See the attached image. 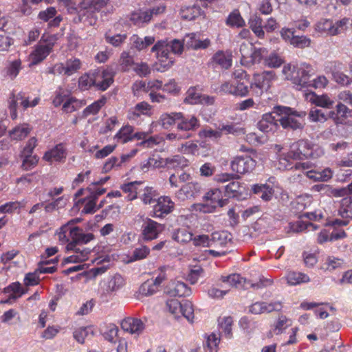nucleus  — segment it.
Instances as JSON below:
<instances>
[{
    "mask_svg": "<svg viewBox=\"0 0 352 352\" xmlns=\"http://www.w3.org/2000/svg\"><path fill=\"white\" fill-rule=\"evenodd\" d=\"M349 21V19L344 18L333 23L331 20L322 19L315 24L314 29L321 34L335 36L346 30Z\"/></svg>",
    "mask_w": 352,
    "mask_h": 352,
    "instance_id": "obj_6",
    "label": "nucleus"
},
{
    "mask_svg": "<svg viewBox=\"0 0 352 352\" xmlns=\"http://www.w3.org/2000/svg\"><path fill=\"white\" fill-rule=\"evenodd\" d=\"M243 184L234 179L226 186L225 195L228 197L240 199L243 195Z\"/></svg>",
    "mask_w": 352,
    "mask_h": 352,
    "instance_id": "obj_29",
    "label": "nucleus"
},
{
    "mask_svg": "<svg viewBox=\"0 0 352 352\" xmlns=\"http://www.w3.org/2000/svg\"><path fill=\"white\" fill-rule=\"evenodd\" d=\"M166 165L171 168H182L188 166V160L184 156L175 155L166 159Z\"/></svg>",
    "mask_w": 352,
    "mask_h": 352,
    "instance_id": "obj_53",
    "label": "nucleus"
},
{
    "mask_svg": "<svg viewBox=\"0 0 352 352\" xmlns=\"http://www.w3.org/2000/svg\"><path fill=\"white\" fill-rule=\"evenodd\" d=\"M202 191V187L198 182H188L182 186V187L176 191L175 197L179 201H184L188 199H195L200 195Z\"/></svg>",
    "mask_w": 352,
    "mask_h": 352,
    "instance_id": "obj_14",
    "label": "nucleus"
},
{
    "mask_svg": "<svg viewBox=\"0 0 352 352\" xmlns=\"http://www.w3.org/2000/svg\"><path fill=\"white\" fill-rule=\"evenodd\" d=\"M308 118L311 122L322 123L327 121L329 117V113H324L321 109L312 108L309 112Z\"/></svg>",
    "mask_w": 352,
    "mask_h": 352,
    "instance_id": "obj_54",
    "label": "nucleus"
},
{
    "mask_svg": "<svg viewBox=\"0 0 352 352\" xmlns=\"http://www.w3.org/2000/svg\"><path fill=\"white\" fill-rule=\"evenodd\" d=\"M24 201H9L0 206V213H12L17 209L25 206Z\"/></svg>",
    "mask_w": 352,
    "mask_h": 352,
    "instance_id": "obj_55",
    "label": "nucleus"
},
{
    "mask_svg": "<svg viewBox=\"0 0 352 352\" xmlns=\"http://www.w3.org/2000/svg\"><path fill=\"white\" fill-rule=\"evenodd\" d=\"M256 166V160L248 155L236 156L230 163L232 171L241 175L251 173Z\"/></svg>",
    "mask_w": 352,
    "mask_h": 352,
    "instance_id": "obj_12",
    "label": "nucleus"
},
{
    "mask_svg": "<svg viewBox=\"0 0 352 352\" xmlns=\"http://www.w3.org/2000/svg\"><path fill=\"white\" fill-rule=\"evenodd\" d=\"M311 40L305 36H296L292 41L291 45L294 47L304 49L305 47H308L311 45Z\"/></svg>",
    "mask_w": 352,
    "mask_h": 352,
    "instance_id": "obj_60",
    "label": "nucleus"
},
{
    "mask_svg": "<svg viewBox=\"0 0 352 352\" xmlns=\"http://www.w3.org/2000/svg\"><path fill=\"white\" fill-rule=\"evenodd\" d=\"M3 292L6 294L12 292V294H14L17 298H19L25 293V290L21 287L19 282H15L5 287L3 289Z\"/></svg>",
    "mask_w": 352,
    "mask_h": 352,
    "instance_id": "obj_62",
    "label": "nucleus"
},
{
    "mask_svg": "<svg viewBox=\"0 0 352 352\" xmlns=\"http://www.w3.org/2000/svg\"><path fill=\"white\" fill-rule=\"evenodd\" d=\"M133 56L129 52L123 51L119 58V66L122 72H129L135 65Z\"/></svg>",
    "mask_w": 352,
    "mask_h": 352,
    "instance_id": "obj_46",
    "label": "nucleus"
},
{
    "mask_svg": "<svg viewBox=\"0 0 352 352\" xmlns=\"http://www.w3.org/2000/svg\"><path fill=\"white\" fill-rule=\"evenodd\" d=\"M32 128L26 123L18 125L10 131V137L14 140L25 139L31 132Z\"/></svg>",
    "mask_w": 352,
    "mask_h": 352,
    "instance_id": "obj_35",
    "label": "nucleus"
},
{
    "mask_svg": "<svg viewBox=\"0 0 352 352\" xmlns=\"http://www.w3.org/2000/svg\"><path fill=\"white\" fill-rule=\"evenodd\" d=\"M66 158V149L63 144L56 145L52 149L46 151L43 159L47 162H60Z\"/></svg>",
    "mask_w": 352,
    "mask_h": 352,
    "instance_id": "obj_26",
    "label": "nucleus"
},
{
    "mask_svg": "<svg viewBox=\"0 0 352 352\" xmlns=\"http://www.w3.org/2000/svg\"><path fill=\"white\" fill-rule=\"evenodd\" d=\"M192 236V233L188 228H180L173 232L172 238L179 243H187L191 241Z\"/></svg>",
    "mask_w": 352,
    "mask_h": 352,
    "instance_id": "obj_45",
    "label": "nucleus"
},
{
    "mask_svg": "<svg viewBox=\"0 0 352 352\" xmlns=\"http://www.w3.org/2000/svg\"><path fill=\"white\" fill-rule=\"evenodd\" d=\"M230 240L228 232L224 231L214 232L212 234L211 237L210 238V247H224Z\"/></svg>",
    "mask_w": 352,
    "mask_h": 352,
    "instance_id": "obj_48",
    "label": "nucleus"
},
{
    "mask_svg": "<svg viewBox=\"0 0 352 352\" xmlns=\"http://www.w3.org/2000/svg\"><path fill=\"white\" fill-rule=\"evenodd\" d=\"M107 102V98L104 96L101 97L100 99L94 101L91 104L88 105L83 111H82V117L87 118L91 115L95 116L96 115L102 107L105 105Z\"/></svg>",
    "mask_w": 352,
    "mask_h": 352,
    "instance_id": "obj_42",
    "label": "nucleus"
},
{
    "mask_svg": "<svg viewBox=\"0 0 352 352\" xmlns=\"http://www.w3.org/2000/svg\"><path fill=\"white\" fill-rule=\"evenodd\" d=\"M210 97L207 96H202L201 94L197 92L195 87H190L188 89L186 93V97L184 101L186 103L191 104H199V103H209Z\"/></svg>",
    "mask_w": 352,
    "mask_h": 352,
    "instance_id": "obj_31",
    "label": "nucleus"
},
{
    "mask_svg": "<svg viewBox=\"0 0 352 352\" xmlns=\"http://www.w3.org/2000/svg\"><path fill=\"white\" fill-rule=\"evenodd\" d=\"M276 78L275 73L272 71H265L261 74H254L250 86L251 95L260 97L264 91H267Z\"/></svg>",
    "mask_w": 352,
    "mask_h": 352,
    "instance_id": "obj_5",
    "label": "nucleus"
},
{
    "mask_svg": "<svg viewBox=\"0 0 352 352\" xmlns=\"http://www.w3.org/2000/svg\"><path fill=\"white\" fill-rule=\"evenodd\" d=\"M152 115V107L148 102L142 101L130 108L127 111L129 120L137 121L142 116L150 117Z\"/></svg>",
    "mask_w": 352,
    "mask_h": 352,
    "instance_id": "obj_18",
    "label": "nucleus"
},
{
    "mask_svg": "<svg viewBox=\"0 0 352 352\" xmlns=\"http://www.w3.org/2000/svg\"><path fill=\"white\" fill-rule=\"evenodd\" d=\"M40 100L39 98H35L32 101H30L28 98H25L23 93L20 92L15 94H12L9 98V109L10 111V117L12 120H15L17 118L16 109L20 104L24 110L28 107H34L38 104Z\"/></svg>",
    "mask_w": 352,
    "mask_h": 352,
    "instance_id": "obj_11",
    "label": "nucleus"
},
{
    "mask_svg": "<svg viewBox=\"0 0 352 352\" xmlns=\"http://www.w3.org/2000/svg\"><path fill=\"white\" fill-rule=\"evenodd\" d=\"M226 23L231 28H242L245 22L238 10L232 11L226 19Z\"/></svg>",
    "mask_w": 352,
    "mask_h": 352,
    "instance_id": "obj_49",
    "label": "nucleus"
},
{
    "mask_svg": "<svg viewBox=\"0 0 352 352\" xmlns=\"http://www.w3.org/2000/svg\"><path fill=\"white\" fill-rule=\"evenodd\" d=\"M156 204L153 206V217L164 218L171 213L175 208V203L168 196H161L156 199Z\"/></svg>",
    "mask_w": 352,
    "mask_h": 352,
    "instance_id": "obj_15",
    "label": "nucleus"
},
{
    "mask_svg": "<svg viewBox=\"0 0 352 352\" xmlns=\"http://www.w3.org/2000/svg\"><path fill=\"white\" fill-rule=\"evenodd\" d=\"M232 323L233 319L230 316L224 317L222 320L219 322L220 329L226 338H230L232 337Z\"/></svg>",
    "mask_w": 352,
    "mask_h": 352,
    "instance_id": "obj_56",
    "label": "nucleus"
},
{
    "mask_svg": "<svg viewBox=\"0 0 352 352\" xmlns=\"http://www.w3.org/2000/svg\"><path fill=\"white\" fill-rule=\"evenodd\" d=\"M184 41L188 48L193 50L206 49L210 45V41L208 38L203 41L197 39L195 33L188 34Z\"/></svg>",
    "mask_w": 352,
    "mask_h": 352,
    "instance_id": "obj_27",
    "label": "nucleus"
},
{
    "mask_svg": "<svg viewBox=\"0 0 352 352\" xmlns=\"http://www.w3.org/2000/svg\"><path fill=\"white\" fill-rule=\"evenodd\" d=\"M150 252V248L146 245H141L139 248H136L133 251L131 255L129 256V262L131 263L144 259L149 255Z\"/></svg>",
    "mask_w": 352,
    "mask_h": 352,
    "instance_id": "obj_51",
    "label": "nucleus"
},
{
    "mask_svg": "<svg viewBox=\"0 0 352 352\" xmlns=\"http://www.w3.org/2000/svg\"><path fill=\"white\" fill-rule=\"evenodd\" d=\"M115 73L111 69H104L102 72H96V89L106 91L114 82Z\"/></svg>",
    "mask_w": 352,
    "mask_h": 352,
    "instance_id": "obj_21",
    "label": "nucleus"
},
{
    "mask_svg": "<svg viewBox=\"0 0 352 352\" xmlns=\"http://www.w3.org/2000/svg\"><path fill=\"white\" fill-rule=\"evenodd\" d=\"M68 225H63L56 232L58 239L62 244L67 243L68 250H75L76 254L65 258L67 263H80L87 259V252H80L76 249L77 244H87L94 239L93 233L84 232L80 227L70 228Z\"/></svg>",
    "mask_w": 352,
    "mask_h": 352,
    "instance_id": "obj_1",
    "label": "nucleus"
},
{
    "mask_svg": "<svg viewBox=\"0 0 352 352\" xmlns=\"http://www.w3.org/2000/svg\"><path fill=\"white\" fill-rule=\"evenodd\" d=\"M305 99L317 107L330 109L334 104L327 94L317 95L315 92L305 94Z\"/></svg>",
    "mask_w": 352,
    "mask_h": 352,
    "instance_id": "obj_23",
    "label": "nucleus"
},
{
    "mask_svg": "<svg viewBox=\"0 0 352 352\" xmlns=\"http://www.w3.org/2000/svg\"><path fill=\"white\" fill-rule=\"evenodd\" d=\"M348 116H352V109H349L342 102L338 103L336 106V111H331L329 113V118L332 119L336 124L342 123V120Z\"/></svg>",
    "mask_w": 352,
    "mask_h": 352,
    "instance_id": "obj_25",
    "label": "nucleus"
},
{
    "mask_svg": "<svg viewBox=\"0 0 352 352\" xmlns=\"http://www.w3.org/2000/svg\"><path fill=\"white\" fill-rule=\"evenodd\" d=\"M124 284L123 278L119 275H115L111 279H109L105 288H103V293L102 295H109L111 296L113 293L119 290Z\"/></svg>",
    "mask_w": 352,
    "mask_h": 352,
    "instance_id": "obj_28",
    "label": "nucleus"
},
{
    "mask_svg": "<svg viewBox=\"0 0 352 352\" xmlns=\"http://www.w3.org/2000/svg\"><path fill=\"white\" fill-rule=\"evenodd\" d=\"M323 149L307 139H300L289 146L287 157L294 160H315L323 155Z\"/></svg>",
    "mask_w": 352,
    "mask_h": 352,
    "instance_id": "obj_2",
    "label": "nucleus"
},
{
    "mask_svg": "<svg viewBox=\"0 0 352 352\" xmlns=\"http://www.w3.org/2000/svg\"><path fill=\"white\" fill-rule=\"evenodd\" d=\"M176 116H177V128L178 130L195 131L200 126L199 120L195 116H185L184 113L179 112Z\"/></svg>",
    "mask_w": 352,
    "mask_h": 352,
    "instance_id": "obj_17",
    "label": "nucleus"
},
{
    "mask_svg": "<svg viewBox=\"0 0 352 352\" xmlns=\"http://www.w3.org/2000/svg\"><path fill=\"white\" fill-rule=\"evenodd\" d=\"M65 66V76H70L76 73L82 66L81 60L77 58H71L66 60Z\"/></svg>",
    "mask_w": 352,
    "mask_h": 352,
    "instance_id": "obj_52",
    "label": "nucleus"
},
{
    "mask_svg": "<svg viewBox=\"0 0 352 352\" xmlns=\"http://www.w3.org/2000/svg\"><path fill=\"white\" fill-rule=\"evenodd\" d=\"M240 53L241 55V63L243 65L250 67L254 64L259 63L263 56L267 54V51L265 48H255L250 45V50L247 44H242L240 47Z\"/></svg>",
    "mask_w": 352,
    "mask_h": 352,
    "instance_id": "obj_8",
    "label": "nucleus"
},
{
    "mask_svg": "<svg viewBox=\"0 0 352 352\" xmlns=\"http://www.w3.org/2000/svg\"><path fill=\"white\" fill-rule=\"evenodd\" d=\"M248 24L250 28L258 38H263L265 37L264 25L261 16L256 14L252 16L248 21Z\"/></svg>",
    "mask_w": 352,
    "mask_h": 352,
    "instance_id": "obj_34",
    "label": "nucleus"
},
{
    "mask_svg": "<svg viewBox=\"0 0 352 352\" xmlns=\"http://www.w3.org/2000/svg\"><path fill=\"white\" fill-rule=\"evenodd\" d=\"M212 61L219 65L222 69H228L232 66V56L226 54L223 51H218L212 56Z\"/></svg>",
    "mask_w": 352,
    "mask_h": 352,
    "instance_id": "obj_41",
    "label": "nucleus"
},
{
    "mask_svg": "<svg viewBox=\"0 0 352 352\" xmlns=\"http://www.w3.org/2000/svg\"><path fill=\"white\" fill-rule=\"evenodd\" d=\"M220 280L225 284H228L229 287H235L236 288L245 287L246 282L245 278L239 274L221 276Z\"/></svg>",
    "mask_w": 352,
    "mask_h": 352,
    "instance_id": "obj_37",
    "label": "nucleus"
},
{
    "mask_svg": "<svg viewBox=\"0 0 352 352\" xmlns=\"http://www.w3.org/2000/svg\"><path fill=\"white\" fill-rule=\"evenodd\" d=\"M22 61L20 58L8 60L2 70L3 76L11 80H14L22 70Z\"/></svg>",
    "mask_w": 352,
    "mask_h": 352,
    "instance_id": "obj_19",
    "label": "nucleus"
},
{
    "mask_svg": "<svg viewBox=\"0 0 352 352\" xmlns=\"http://www.w3.org/2000/svg\"><path fill=\"white\" fill-rule=\"evenodd\" d=\"M55 40L56 36L54 35L50 36L47 44L38 45L35 47L34 50L30 54L31 65H38L47 58L53 50Z\"/></svg>",
    "mask_w": 352,
    "mask_h": 352,
    "instance_id": "obj_13",
    "label": "nucleus"
},
{
    "mask_svg": "<svg viewBox=\"0 0 352 352\" xmlns=\"http://www.w3.org/2000/svg\"><path fill=\"white\" fill-rule=\"evenodd\" d=\"M130 21L137 26H142L148 23L151 20L148 10H138L131 13Z\"/></svg>",
    "mask_w": 352,
    "mask_h": 352,
    "instance_id": "obj_39",
    "label": "nucleus"
},
{
    "mask_svg": "<svg viewBox=\"0 0 352 352\" xmlns=\"http://www.w3.org/2000/svg\"><path fill=\"white\" fill-rule=\"evenodd\" d=\"M155 284L152 279L144 281L139 287L138 296H148L155 294L159 288Z\"/></svg>",
    "mask_w": 352,
    "mask_h": 352,
    "instance_id": "obj_50",
    "label": "nucleus"
},
{
    "mask_svg": "<svg viewBox=\"0 0 352 352\" xmlns=\"http://www.w3.org/2000/svg\"><path fill=\"white\" fill-rule=\"evenodd\" d=\"M104 38L107 43L114 47H120L127 38V35L126 34H118L114 36H110L106 34Z\"/></svg>",
    "mask_w": 352,
    "mask_h": 352,
    "instance_id": "obj_59",
    "label": "nucleus"
},
{
    "mask_svg": "<svg viewBox=\"0 0 352 352\" xmlns=\"http://www.w3.org/2000/svg\"><path fill=\"white\" fill-rule=\"evenodd\" d=\"M144 324L138 318H126L121 322V328L123 331L129 332L131 334L139 335L144 329Z\"/></svg>",
    "mask_w": 352,
    "mask_h": 352,
    "instance_id": "obj_22",
    "label": "nucleus"
},
{
    "mask_svg": "<svg viewBox=\"0 0 352 352\" xmlns=\"http://www.w3.org/2000/svg\"><path fill=\"white\" fill-rule=\"evenodd\" d=\"M142 184V182L135 181L122 185V191L128 193L126 197L128 201H133L138 197L139 193L141 192V189L138 188V186Z\"/></svg>",
    "mask_w": 352,
    "mask_h": 352,
    "instance_id": "obj_36",
    "label": "nucleus"
},
{
    "mask_svg": "<svg viewBox=\"0 0 352 352\" xmlns=\"http://www.w3.org/2000/svg\"><path fill=\"white\" fill-rule=\"evenodd\" d=\"M110 0H83L82 4L88 6L90 10L95 11H100L102 8L105 7Z\"/></svg>",
    "mask_w": 352,
    "mask_h": 352,
    "instance_id": "obj_61",
    "label": "nucleus"
},
{
    "mask_svg": "<svg viewBox=\"0 0 352 352\" xmlns=\"http://www.w3.org/2000/svg\"><path fill=\"white\" fill-rule=\"evenodd\" d=\"M166 307L175 318L183 316L188 321L193 322L194 309L190 301L186 300L180 302L177 299H169L166 301Z\"/></svg>",
    "mask_w": 352,
    "mask_h": 352,
    "instance_id": "obj_7",
    "label": "nucleus"
},
{
    "mask_svg": "<svg viewBox=\"0 0 352 352\" xmlns=\"http://www.w3.org/2000/svg\"><path fill=\"white\" fill-rule=\"evenodd\" d=\"M179 14L182 19L192 21L201 15V9L198 6H186L181 9Z\"/></svg>",
    "mask_w": 352,
    "mask_h": 352,
    "instance_id": "obj_47",
    "label": "nucleus"
},
{
    "mask_svg": "<svg viewBox=\"0 0 352 352\" xmlns=\"http://www.w3.org/2000/svg\"><path fill=\"white\" fill-rule=\"evenodd\" d=\"M181 151L185 154H191L193 155H199V146L192 141H188L183 144L181 147Z\"/></svg>",
    "mask_w": 352,
    "mask_h": 352,
    "instance_id": "obj_63",
    "label": "nucleus"
},
{
    "mask_svg": "<svg viewBox=\"0 0 352 352\" xmlns=\"http://www.w3.org/2000/svg\"><path fill=\"white\" fill-rule=\"evenodd\" d=\"M338 214L344 219L352 218V204L345 203L344 199L343 198L338 210Z\"/></svg>",
    "mask_w": 352,
    "mask_h": 352,
    "instance_id": "obj_64",
    "label": "nucleus"
},
{
    "mask_svg": "<svg viewBox=\"0 0 352 352\" xmlns=\"http://www.w3.org/2000/svg\"><path fill=\"white\" fill-rule=\"evenodd\" d=\"M274 112L280 116V124L285 129H302L305 126L304 117L305 112L298 113L292 108L283 106H276Z\"/></svg>",
    "mask_w": 352,
    "mask_h": 352,
    "instance_id": "obj_4",
    "label": "nucleus"
},
{
    "mask_svg": "<svg viewBox=\"0 0 352 352\" xmlns=\"http://www.w3.org/2000/svg\"><path fill=\"white\" fill-rule=\"evenodd\" d=\"M155 37L151 36H145L144 38H140L137 34H133L130 38L132 47L135 48L138 51L143 50L155 43Z\"/></svg>",
    "mask_w": 352,
    "mask_h": 352,
    "instance_id": "obj_30",
    "label": "nucleus"
},
{
    "mask_svg": "<svg viewBox=\"0 0 352 352\" xmlns=\"http://www.w3.org/2000/svg\"><path fill=\"white\" fill-rule=\"evenodd\" d=\"M129 159V155H122L120 158L116 156L111 157L104 164L102 173H107L111 171L113 168L120 167L122 164Z\"/></svg>",
    "mask_w": 352,
    "mask_h": 352,
    "instance_id": "obj_43",
    "label": "nucleus"
},
{
    "mask_svg": "<svg viewBox=\"0 0 352 352\" xmlns=\"http://www.w3.org/2000/svg\"><path fill=\"white\" fill-rule=\"evenodd\" d=\"M164 229V225L148 219L142 226V238L144 241L156 239Z\"/></svg>",
    "mask_w": 352,
    "mask_h": 352,
    "instance_id": "obj_16",
    "label": "nucleus"
},
{
    "mask_svg": "<svg viewBox=\"0 0 352 352\" xmlns=\"http://www.w3.org/2000/svg\"><path fill=\"white\" fill-rule=\"evenodd\" d=\"M157 195L158 193L154 188L146 186L144 189H141V192L139 193V198L144 204L147 205L154 203L157 199Z\"/></svg>",
    "mask_w": 352,
    "mask_h": 352,
    "instance_id": "obj_44",
    "label": "nucleus"
},
{
    "mask_svg": "<svg viewBox=\"0 0 352 352\" xmlns=\"http://www.w3.org/2000/svg\"><path fill=\"white\" fill-rule=\"evenodd\" d=\"M133 126L126 124L123 126L114 135L113 139L117 143L125 144L133 140Z\"/></svg>",
    "mask_w": 352,
    "mask_h": 352,
    "instance_id": "obj_32",
    "label": "nucleus"
},
{
    "mask_svg": "<svg viewBox=\"0 0 352 352\" xmlns=\"http://www.w3.org/2000/svg\"><path fill=\"white\" fill-rule=\"evenodd\" d=\"M152 52L157 53V57L160 63V67L158 70L162 72L170 68L174 63V59L170 54L166 41H157L151 48Z\"/></svg>",
    "mask_w": 352,
    "mask_h": 352,
    "instance_id": "obj_10",
    "label": "nucleus"
},
{
    "mask_svg": "<svg viewBox=\"0 0 352 352\" xmlns=\"http://www.w3.org/2000/svg\"><path fill=\"white\" fill-rule=\"evenodd\" d=\"M86 192H89L87 196L97 201L100 196L106 192V188L100 187L92 182L87 187Z\"/></svg>",
    "mask_w": 352,
    "mask_h": 352,
    "instance_id": "obj_57",
    "label": "nucleus"
},
{
    "mask_svg": "<svg viewBox=\"0 0 352 352\" xmlns=\"http://www.w3.org/2000/svg\"><path fill=\"white\" fill-rule=\"evenodd\" d=\"M204 199L206 201H210L214 207H223L227 201V199H223L221 191L218 188H214L209 190L205 195Z\"/></svg>",
    "mask_w": 352,
    "mask_h": 352,
    "instance_id": "obj_40",
    "label": "nucleus"
},
{
    "mask_svg": "<svg viewBox=\"0 0 352 352\" xmlns=\"http://www.w3.org/2000/svg\"><path fill=\"white\" fill-rule=\"evenodd\" d=\"M192 291L186 283L177 281L170 285L167 289V294L173 297H185L191 294Z\"/></svg>",
    "mask_w": 352,
    "mask_h": 352,
    "instance_id": "obj_24",
    "label": "nucleus"
},
{
    "mask_svg": "<svg viewBox=\"0 0 352 352\" xmlns=\"http://www.w3.org/2000/svg\"><path fill=\"white\" fill-rule=\"evenodd\" d=\"M234 80L236 96L246 97L251 94L250 76L242 68L235 69L232 75Z\"/></svg>",
    "mask_w": 352,
    "mask_h": 352,
    "instance_id": "obj_9",
    "label": "nucleus"
},
{
    "mask_svg": "<svg viewBox=\"0 0 352 352\" xmlns=\"http://www.w3.org/2000/svg\"><path fill=\"white\" fill-rule=\"evenodd\" d=\"M282 72L285 79L290 80L296 86V89L309 87V78L314 74V69L310 64L302 63L298 65L289 63L284 65Z\"/></svg>",
    "mask_w": 352,
    "mask_h": 352,
    "instance_id": "obj_3",
    "label": "nucleus"
},
{
    "mask_svg": "<svg viewBox=\"0 0 352 352\" xmlns=\"http://www.w3.org/2000/svg\"><path fill=\"white\" fill-rule=\"evenodd\" d=\"M96 72L82 74L78 79V87L82 90H88L91 87L96 88Z\"/></svg>",
    "mask_w": 352,
    "mask_h": 352,
    "instance_id": "obj_38",
    "label": "nucleus"
},
{
    "mask_svg": "<svg viewBox=\"0 0 352 352\" xmlns=\"http://www.w3.org/2000/svg\"><path fill=\"white\" fill-rule=\"evenodd\" d=\"M177 113H164L160 118V122L163 128L168 129L177 121Z\"/></svg>",
    "mask_w": 352,
    "mask_h": 352,
    "instance_id": "obj_58",
    "label": "nucleus"
},
{
    "mask_svg": "<svg viewBox=\"0 0 352 352\" xmlns=\"http://www.w3.org/2000/svg\"><path fill=\"white\" fill-rule=\"evenodd\" d=\"M272 113H265L257 123L258 129L263 133L274 132L278 130L279 125Z\"/></svg>",
    "mask_w": 352,
    "mask_h": 352,
    "instance_id": "obj_20",
    "label": "nucleus"
},
{
    "mask_svg": "<svg viewBox=\"0 0 352 352\" xmlns=\"http://www.w3.org/2000/svg\"><path fill=\"white\" fill-rule=\"evenodd\" d=\"M285 278L287 284L292 286L309 283L310 281V278L307 274L294 271L288 272L285 276Z\"/></svg>",
    "mask_w": 352,
    "mask_h": 352,
    "instance_id": "obj_33",
    "label": "nucleus"
}]
</instances>
